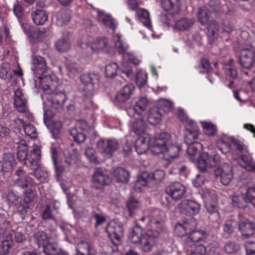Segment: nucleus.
I'll use <instances>...</instances> for the list:
<instances>
[{
    "label": "nucleus",
    "mask_w": 255,
    "mask_h": 255,
    "mask_svg": "<svg viewBox=\"0 0 255 255\" xmlns=\"http://www.w3.org/2000/svg\"><path fill=\"white\" fill-rule=\"evenodd\" d=\"M156 231L148 230L144 234H142V229L136 225L129 235V239L134 244L140 243L141 249L142 251L147 253L152 250L154 245V239L158 236Z\"/></svg>",
    "instance_id": "nucleus-3"
},
{
    "label": "nucleus",
    "mask_w": 255,
    "mask_h": 255,
    "mask_svg": "<svg viewBox=\"0 0 255 255\" xmlns=\"http://www.w3.org/2000/svg\"><path fill=\"white\" fill-rule=\"evenodd\" d=\"M131 131L138 136L134 144L136 151L139 154L145 153L149 148L151 138L145 133L144 128H132Z\"/></svg>",
    "instance_id": "nucleus-6"
},
{
    "label": "nucleus",
    "mask_w": 255,
    "mask_h": 255,
    "mask_svg": "<svg viewBox=\"0 0 255 255\" xmlns=\"http://www.w3.org/2000/svg\"><path fill=\"white\" fill-rule=\"evenodd\" d=\"M81 81L84 85L83 95L85 97H92L95 91V86L99 81V77L95 74H84L81 76Z\"/></svg>",
    "instance_id": "nucleus-8"
},
{
    "label": "nucleus",
    "mask_w": 255,
    "mask_h": 255,
    "mask_svg": "<svg viewBox=\"0 0 255 255\" xmlns=\"http://www.w3.org/2000/svg\"><path fill=\"white\" fill-rule=\"evenodd\" d=\"M171 135L168 132L156 133L150 139V151L153 155L164 153L166 146L171 143Z\"/></svg>",
    "instance_id": "nucleus-4"
},
{
    "label": "nucleus",
    "mask_w": 255,
    "mask_h": 255,
    "mask_svg": "<svg viewBox=\"0 0 255 255\" xmlns=\"http://www.w3.org/2000/svg\"><path fill=\"white\" fill-rule=\"evenodd\" d=\"M238 61L243 68L251 69L255 63V48L250 45L244 47L241 51Z\"/></svg>",
    "instance_id": "nucleus-5"
},
{
    "label": "nucleus",
    "mask_w": 255,
    "mask_h": 255,
    "mask_svg": "<svg viewBox=\"0 0 255 255\" xmlns=\"http://www.w3.org/2000/svg\"><path fill=\"white\" fill-rule=\"evenodd\" d=\"M179 212L187 216H193L197 214L200 209V205L191 200H184L178 205Z\"/></svg>",
    "instance_id": "nucleus-9"
},
{
    "label": "nucleus",
    "mask_w": 255,
    "mask_h": 255,
    "mask_svg": "<svg viewBox=\"0 0 255 255\" xmlns=\"http://www.w3.org/2000/svg\"><path fill=\"white\" fill-rule=\"evenodd\" d=\"M30 15L33 22L37 25H42L48 20V14L46 11L41 8L32 10Z\"/></svg>",
    "instance_id": "nucleus-22"
},
{
    "label": "nucleus",
    "mask_w": 255,
    "mask_h": 255,
    "mask_svg": "<svg viewBox=\"0 0 255 255\" xmlns=\"http://www.w3.org/2000/svg\"><path fill=\"white\" fill-rule=\"evenodd\" d=\"M126 206L129 211V215L131 216L134 211L140 208L141 205L137 199L130 197L127 200Z\"/></svg>",
    "instance_id": "nucleus-40"
},
{
    "label": "nucleus",
    "mask_w": 255,
    "mask_h": 255,
    "mask_svg": "<svg viewBox=\"0 0 255 255\" xmlns=\"http://www.w3.org/2000/svg\"><path fill=\"white\" fill-rule=\"evenodd\" d=\"M34 239L38 247H42L49 241V238L43 231H38L34 235Z\"/></svg>",
    "instance_id": "nucleus-42"
},
{
    "label": "nucleus",
    "mask_w": 255,
    "mask_h": 255,
    "mask_svg": "<svg viewBox=\"0 0 255 255\" xmlns=\"http://www.w3.org/2000/svg\"><path fill=\"white\" fill-rule=\"evenodd\" d=\"M43 252L47 255H68L65 252L58 253L57 245L54 243H50L49 241L43 247Z\"/></svg>",
    "instance_id": "nucleus-29"
},
{
    "label": "nucleus",
    "mask_w": 255,
    "mask_h": 255,
    "mask_svg": "<svg viewBox=\"0 0 255 255\" xmlns=\"http://www.w3.org/2000/svg\"><path fill=\"white\" fill-rule=\"evenodd\" d=\"M147 75L145 72H139L136 75V83L139 87L143 86L147 82Z\"/></svg>",
    "instance_id": "nucleus-60"
},
{
    "label": "nucleus",
    "mask_w": 255,
    "mask_h": 255,
    "mask_svg": "<svg viewBox=\"0 0 255 255\" xmlns=\"http://www.w3.org/2000/svg\"><path fill=\"white\" fill-rule=\"evenodd\" d=\"M83 128H71L70 134L73 136L75 141L78 143L84 142L86 139V135L83 132Z\"/></svg>",
    "instance_id": "nucleus-45"
},
{
    "label": "nucleus",
    "mask_w": 255,
    "mask_h": 255,
    "mask_svg": "<svg viewBox=\"0 0 255 255\" xmlns=\"http://www.w3.org/2000/svg\"><path fill=\"white\" fill-rule=\"evenodd\" d=\"M206 252V248L202 244H197L195 245L194 251L191 253L195 254L196 255H204Z\"/></svg>",
    "instance_id": "nucleus-64"
},
{
    "label": "nucleus",
    "mask_w": 255,
    "mask_h": 255,
    "mask_svg": "<svg viewBox=\"0 0 255 255\" xmlns=\"http://www.w3.org/2000/svg\"><path fill=\"white\" fill-rule=\"evenodd\" d=\"M113 176L115 180L124 183H127L130 177L129 172L122 167H118L113 171Z\"/></svg>",
    "instance_id": "nucleus-24"
},
{
    "label": "nucleus",
    "mask_w": 255,
    "mask_h": 255,
    "mask_svg": "<svg viewBox=\"0 0 255 255\" xmlns=\"http://www.w3.org/2000/svg\"><path fill=\"white\" fill-rule=\"evenodd\" d=\"M134 89V86L131 84L124 86L123 88L118 92L116 97V101L119 103L126 102L133 94Z\"/></svg>",
    "instance_id": "nucleus-19"
},
{
    "label": "nucleus",
    "mask_w": 255,
    "mask_h": 255,
    "mask_svg": "<svg viewBox=\"0 0 255 255\" xmlns=\"http://www.w3.org/2000/svg\"><path fill=\"white\" fill-rule=\"evenodd\" d=\"M161 120V114L159 109L155 107L150 110L148 117V122L151 126H155L160 123Z\"/></svg>",
    "instance_id": "nucleus-32"
},
{
    "label": "nucleus",
    "mask_w": 255,
    "mask_h": 255,
    "mask_svg": "<svg viewBox=\"0 0 255 255\" xmlns=\"http://www.w3.org/2000/svg\"><path fill=\"white\" fill-rule=\"evenodd\" d=\"M32 64L33 66L32 67V70L33 72L36 74L42 75L39 77L40 80V77H44L46 76L43 75L47 68L46 62L43 57L39 56H34L33 58Z\"/></svg>",
    "instance_id": "nucleus-20"
},
{
    "label": "nucleus",
    "mask_w": 255,
    "mask_h": 255,
    "mask_svg": "<svg viewBox=\"0 0 255 255\" xmlns=\"http://www.w3.org/2000/svg\"><path fill=\"white\" fill-rule=\"evenodd\" d=\"M28 149L24 140H21L18 143L17 157L19 161L27 160L28 157Z\"/></svg>",
    "instance_id": "nucleus-35"
},
{
    "label": "nucleus",
    "mask_w": 255,
    "mask_h": 255,
    "mask_svg": "<svg viewBox=\"0 0 255 255\" xmlns=\"http://www.w3.org/2000/svg\"><path fill=\"white\" fill-rule=\"evenodd\" d=\"M237 226H238V221L233 219L228 220L223 225V231L228 235H231L234 232Z\"/></svg>",
    "instance_id": "nucleus-37"
},
{
    "label": "nucleus",
    "mask_w": 255,
    "mask_h": 255,
    "mask_svg": "<svg viewBox=\"0 0 255 255\" xmlns=\"http://www.w3.org/2000/svg\"><path fill=\"white\" fill-rule=\"evenodd\" d=\"M185 192V186L178 182H173L165 188V192L175 200L181 199Z\"/></svg>",
    "instance_id": "nucleus-14"
},
{
    "label": "nucleus",
    "mask_w": 255,
    "mask_h": 255,
    "mask_svg": "<svg viewBox=\"0 0 255 255\" xmlns=\"http://www.w3.org/2000/svg\"><path fill=\"white\" fill-rule=\"evenodd\" d=\"M11 126L14 128H35V126L31 123L26 124L23 120L16 118L12 120Z\"/></svg>",
    "instance_id": "nucleus-52"
},
{
    "label": "nucleus",
    "mask_w": 255,
    "mask_h": 255,
    "mask_svg": "<svg viewBox=\"0 0 255 255\" xmlns=\"http://www.w3.org/2000/svg\"><path fill=\"white\" fill-rule=\"evenodd\" d=\"M9 70V64L7 63H3L0 66V78L6 79L8 77Z\"/></svg>",
    "instance_id": "nucleus-59"
},
{
    "label": "nucleus",
    "mask_w": 255,
    "mask_h": 255,
    "mask_svg": "<svg viewBox=\"0 0 255 255\" xmlns=\"http://www.w3.org/2000/svg\"><path fill=\"white\" fill-rule=\"evenodd\" d=\"M187 234L190 235L195 230L196 226V221L193 219L186 220L183 222Z\"/></svg>",
    "instance_id": "nucleus-55"
},
{
    "label": "nucleus",
    "mask_w": 255,
    "mask_h": 255,
    "mask_svg": "<svg viewBox=\"0 0 255 255\" xmlns=\"http://www.w3.org/2000/svg\"><path fill=\"white\" fill-rule=\"evenodd\" d=\"M78 151L76 149H73L68 151L65 154V161L69 166L75 164L78 160Z\"/></svg>",
    "instance_id": "nucleus-38"
},
{
    "label": "nucleus",
    "mask_w": 255,
    "mask_h": 255,
    "mask_svg": "<svg viewBox=\"0 0 255 255\" xmlns=\"http://www.w3.org/2000/svg\"><path fill=\"white\" fill-rule=\"evenodd\" d=\"M12 235L8 234L6 236L5 240L0 244V255H7L10 253L13 245Z\"/></svg>",
    "instance_id": "nucleus-28"
},
{
    "label": "nucleus",
    "mask_w": 255,
    "mask_h": 255,
    "mask_svg": "<svg viewBox=\"0 0 255 255\" xmlns=\"http://www.w3.org/2000/svg\"><path fill=\"white\" fill-rule=\"evenodd\" d=\"M175 233L179 237H182L187 234L183 223H177L174 227Z\"/></svg>",
    "instance_id": "nucleus-62"
},
{
    "label": "nucleus",
    "mask_w": 255,
    "mask_h": 255,
    "mask_svg": "<svg viewBox=\"0 0 255 255\" xmlns=\"http://www.w3.org/2000/svg\"><path fill=\"white\" fill-rule=\"evenodd\" d=\"M98 19L104 25L115 30L116 28L114 19L109 14L105 13L101 11H98Z\"/></svg>",
    "instance_id": "nucleus-26"
},
{
    "label": "nucleus",
    "mask_w": 255,
    "mask_h": 255,
    "mask_svg": "<svg viewBox=\"0 0 255 255\" xmlns=\"http://www.w3.org/2000/svg\"><path fill=\"white\" fill-rule=\"evenodd\" d=\"M161 4L165 11L174 17L178 15L180 11L181 0H161Z\"/></svg>",
    "instance_id": "nucleus-16"
},
{
    "label": "nucleus",
    "mask_w": 255,
    "mask_h": 255,
    "mask_svg": "<svg viewBox=\"0 0 255 255\" xmlns=\"http://www.w3.org/2000/svg\"><path fill=\"white\" fill-rule=\"evenodd\" d=\"M33 182L32 179L28 176H24L22 178H18L16 184L17 185L23 189L30 188Z\"/></svg>",
    "instance_id": "nucleus-48"
},
{
    "label": "nucleus",
    "mask_w": 255,
    "mask_h": 255,
    "mask_svg": "<svg viewBox=\"0 0 255 255\" xmlns=\"http://www.w3.org/2000/svg\"><path fill=\"white\" fill-rule=\"evenodd\" d=\"M35 195V193L31 188L27 189L24 192L23 202L26 204L31 203L34 200Z\"/></svg>",
    "instance_id": "nucleus-57"
},
{
    "label": "nucleus",
    "mask_w": 255,
    "mask_h": 255,
    "mask_svg": "<svg viewBox=\"0 0 255 255\" xmlns=\"http://www.w3.org/2000/svg\"><path fill=\"white\" fill-rule=\"evenodd\" d=\"M209 11L206 7H201L199 9L198 16L199 21L203 25L207 23L209 19Z\"/></svg>",
    "instance_id": "nucleus-47"
},
{
    "label": "nucleus",
    "mask_w": 255,
    "mask_h": 255,
    "mask_svg": "<svg viewBox=\"0 0 255 255\" xmlns=\"http://www.w3.org/2000/svg\"><path fill=\"white\" fill-rule=\"evenodd\" d=\"M114 40L115 41V47L119 53L123 55V58L124 57L128 56V55H129L128 54V49L129 46L126 42H124L122 39L121 35L117 34L115 36Z\"/></svg>",
    "instance_id": "nucleus-25"
},
{
    "label": "nucleus",
    "mask_w": 255,
    "mask_h": 255,
    "mask_svg": "<svg viewBox=\"0 0 255 255\" xmlns=\"http://www.w3.org/2000/svg\"><path fill=\"white\" fill-rule=\"evenodd\" d=\"M97 145L103 154L110 157L118 149L119 143L116 139L109 138L106 140L101 139L97 142Z\"/></svg>",
    "instance_id": "nucleus-11"
},
{
    "label": "nucleus",
    "mask_w": 255,
    "mask_h": 255,
    "mask_svg": "<svg viewBox=\"0 0 255 255\" xmlns=\"http://www.w3.org/2000/svg\"><path fill=\"white\" fill-rule=\"evenodd\" d=\"M199 134V130L197 128H185L184 140L186 144L195 142Z\"/></svg>",
    "instance_id": "nucleus-34"
},
{
    "label": "nucleus",
    "mask_w": 255,
    "mask_h": 255,
    "mask_svg": "<svg viewBox=\"0 0 255 255\" xmlns=\"http://www.w3.org/2000/svg\"><path fill=\"white\" fill-rule=\"evenodd\" d=\"M251 203L255 207V188L250 187L245 195L234 196L232 198L233 206L240 208L246 207L247 203Z\"/></svg>",
    "instance_id": "nucleus-7"
},
{
    "label": "nucleus",
    "mask_w": 255,
    "mask_h": 255,
    "mask_svg": "<svg viewBox=\"0 0 255 255\" xmlns=\"http://www.w3.org/2000/svg\"><path fill=\"white\" fill-rule=\"evenodd\" d=\"M19 199V196L15 194V193L11 191H9L7 195V199L9 204L11 205H15L16 204Z\"/></svg>",
    "instance_id": "nucleus-63"
},
{
    "label": "nucleus",
    "mask_w": 255,
    "mask_h": 255,
    "mask_svg": "<svg viewBox=\"0 0 255 255\" xmlns=\"http://www.w3.org/2000/svg\"><path fill=\"white\" fill-rule=\"evenodd\" d=\"M67 70L70 77H74L78 73V67L77 65L74 62H68L66 64Z\"/></svg>",
    "instance_id": "nucleus-58"
},
{
    "label": "nucleus",
    "mask_w": 255,
    "mask_h": 255,
    "mask_svg": "<svg viewBox=\"0 0 255 255\" xmlns=\"http://www.w3.org/2000/svg\"><path fill=\"white\" fill-rule=\"evenodd\" d=\"M240 245L235 242L229 241L226 242L224 246V251L227 254H235L240 250Z\"/></svg>",
    "instance_id": "nucleus-36"
},
{
    "label": "nucleus",
    "mask_w": 255,
    "mask_h": 255,
    "mask_svg": "<svg viewBox=\"0 0 255 255\" xmlns=\"http://www.w3.org/2000/svg\"><path fill=\"white\" fill-rule=\"evenodd\" d=\"M108 45V40L106 38H97L95 40L91 46V48L93 51H98L103 49Z\"/></svg>",
    "instance_id": "nucleus-43"
},
{
    "label": "nucleus",
    "mask_w": 255,
    "mask_h": 255,
    "mask_svg": "<svg viewBox=\"0 0 255 255\" xmlns=\"http://www.w3.org/2000/svg\"><path fill=\"white\" fill-rule=\"evenodd\" d=\"M224 68L225 73L227 77L233 80L237 78L238 72L235 66L232 65H225Z\"/></svg>",
    "instance_id": "nucleus-51"
},
{
    "label": "nucleus",
    "mask_w": 255,
    "mask_h": 255,
    "mask_svg": "<svg viewBox=\"0 0 255 255\" xmlns=\"http://www.w3.org/2000/svg\"><path fill=\"white\" fill-rule=\"evenodd\" d=\"M128 115L130 117L135 118V121H133V125L132 128H139L143 126V121L140 117V114L138 113L136 109L133 106L130 107L127 110Z\"/></svg>",
    "instance_id": "nucleus-27"
},
{
    "label": "nucleus",
    "mask_w": 255,
    "mask_h": 255,
    "mask_svg": "<svg viewBox=\"0 0 255 255\" xmlns=\"http://www.w3.org/2000/svg\"><path fill=\"white\" fill-rule=\"evenodd\" d=\"M93 182L96 189H103L105 185H108L110 182V179L107 170L101 168H96L93 175Z\"/></svg>",
    "instance_id": "nucleus-12"
},
{
    "label": "nucleus",
    "mask_w": 255,
    "mask_h": 255,
    "mask_svg": "<svg viewBox=\"0 0 255 255\" xmlns=\"http://www.w3.org/2000/svg\"><path fill=\"white\" fill-rule=\"evenodd\" d=\"M180 150L181 146L179 145H175L170 143L166 146L164 153H167L168 156L171 158H175L178 157Z\"/></svg>",
    "instance_id": "nucleus-44"
},
{
    "label": "nucleus",
    "mask_w": 255,
    "mask_h": 255,
    "mask_svg": "<svg viewBox=\"0 0 255 255\" xmlns=\"http://www.w3.org/2000/svg\"><path fill=\"white\" fill-rule=\"evenodd\" d=\"M106 231L111 240L116 239L120 242L124 235V229L121 223L111 221L106 228Z\"/></svg>",
    "instance_id": "nucleus-13"
},
{
    "label": "nucleus",
    "mask_w": 255,
    "mask_h": 255,
    "mask_svg": "<svg viewBox=\"0 0 255 255\" xmlns=\"http://www.w3.org/2000/svg\"><path fill=\"white\" fill-rule=\"evenodd\" d=\"M56 23L58 26H61L67 23L70 19V13L68 10H60L58 11L56 15Z\"/></svg>",
    "instance_id": "nucleus-31"
},
{
    "label": "nucleus",
    "mask_w": 255,
    "mask_h": 255,
    "mask_svg": "<svg viewBox=\"0 0 255 255\" xmlns=\"http://www.w3.org/2000/svg\"><path fill=\"white\" fill-rule=\"evenodd\" d=\"M13 167L9 165V164H5L2 162L0 164V176H2L4 178L8 177Z\"/></svg>",
    "instance_id": "nucleus-54"
},
{
    "label": "nucleus",
    "mask_w": 255,
    "mask_h": 255,
    "mask_svg": "<svg viewBox=\"0 0 255 255\" xmlns=\"http://www.w3.org/2000/svg\"><path fill=\"white\" fill-rule=\"evenodd\" d=\"M150 175L153 186L157 182L162 181L164 178L165 174L162 170H156Z\"/></svg>",
    "instance_id": "nucleus-53"
},
{
    "label": "nucleus",
    "mask_w": 255,
    "mask_h": 255,
    "mask_svg": "<svg viewBox=\"0 0 255 255\" xmlns=\"http://www.w3.org/2000/svg\"><path fill=\"white\" fill-rule=\"evenodd\" d=\"M12 10L14 15L20 20L23 14V8L18 0L13 3Z\"/></svg>",
    "instance_id": "nucleus-56"
},
{
    "label": "nucleus",
    "mask_w": 255,
    "mask_h": 255,
    "mask_svg": "<svg viewBox=\"0 0 255 255\" xmlns=\"http://www.w3.org/2000/svg\"><path fill=\"white\" fill-rule=\"evenodd\" d=\"M208 168H212L216 179L224 185H229L233 178L232 167L229 164L222 163L217 155L210 156L204 153L199 160L198 168L205 171Z\"/></svg>",
    "instance_id": "nucleus-1"
},
{
    "label": "nucleus",
    "mask_w": 255,
    "mask_h": 255,
    "mask_svg": "<svg viewBox=\"0 0 255 255\" xmlns=\"http://www.w3.org/2000/svg\"><path fill=\"white\" fill-rule=\"evenodd\" d=\"M194 22L193 18L183 17L176 21L175 28L179 30H185L191 27Z\"/></svg>",
    "instance_id": "nucleus-30"
},
{
    "label": "nucleus",
    "mask_w": 255,
    "mask_h": 255,
    "mask_svg": "<svg viewBox=\"0 0 255 255\" xmlns=\"http://www.w3.org/2000/svg\"><path fill=\"white\" fill-rule=\"evenodd\" d=\"M40 159L41 151L40 148L37 145H34L27 159L30 164L32 170H36L40 167Z\"/></svg>",
    "instance_id": "nucleus-17"
},
{
    "label": "nucleus",
    "mask_w": 255,
    "mask_h": 255,
    "mask_svg": "<svg viewBox=\"0 0 255 255\" xmlns=\"http://www.w3.org/2000/svg\"><path fill=\"white\" fill-rule=\"evenodd\" d=\"M55 47L57 51L64 52L68 51L71 47V43L68 38H61L57 41Z\"/></svg>",
    "instance_id": "nucleus-39"
},
{
    "label": "nucleus",
    "mask_w": 255,
    "mask_h": 255,
    "mask_svg": "<svg viewBox=\"0 0 255 255\" xmlns=\"http://www.w3.org/2000/svg\"><path fill=\"white\" fill-rule=\"evenodd\" d=\"M238 230L243 236L249 238L255 233V223L246 218L241 219L238 221Z\"/></svg>",
    "instance_id": "nucleus-15"
},
{
    "label": "nucleus",
    "mask_w": 255,
    "mask_h": 255,
    "mask_svg": "<svg viewBox=\"0 0 255 255\" xmlns=\"http://www.w3.org/2000/svg\"><path fill=\"white\" fill-rule=\"evenodd\" d=\"M200 67L203 69L202 73H208L211 69V66L209 60L205 58L200 59Z\"/></svg>",
    "instance_id": "nucleus-61"
},
{
    "label": "nucleus",
    "mask_w": 255,
    "mask_h": 255,
    "mask_svg": "<svg viewBox=\"0 0 255 255\" xmlns=\"http://www.w3.org/2000/svg\"><path fill=\"white\" fill-rule=\"evenodd\" d=\"M148 101L145 97H140L135 103L134 107L138 113L141 114L146 108Z\"/></svg>",
    "instance_id": "nucleus-49"
},
{
    "label": "nucleus",
    "mask_w": 255,
    "mask_h": 255,
    "mask_svg": "<svg viewBox=\"0 0 255 255\" xmlns=\"http://www.w3.org/2000/svg\"><path fill=\"white\" fill-rule=\"evenodd\" d=\"M187 144L188 146L187 149V152L190 160L192 162L198 160V162L201 154L204 153L203 152L200 154V151L202 146V144L198 142H192Z\"/></svg>",
    "instance_id": "nucleus-21"
},
{
    "label": "nucleus",
    "mask_w": 255,
    "mask_h": 255,
    "mask_svg": "<svg viewBox=\"0 0 255 255\" xmlns=\"http://www.w3.org/2000/svg\"><path fill=\"white\" fill-rule=\"evenodd\" d=\"M190 235L197 244L205 242L208 236L207 233L204 230H195Z\"/></svg>",
    "instance_id": "nucleus-41"
},
{
    "label": "nucleus",
    "mask_w": 255,
    "mask_h": 255,
    "mask_svg": "<svg viewBox=\"0 0 255 255\" xmlns=\"http://www.w3.org/2000/svg\"><path fill=\"white\" fill-rule=\"evenodd\" d=\"M217 198L213 194L209 197H206L205 208L209 214L208 218L212 222H218L220 219L217 207Z\"/></svg>",
    "instance_id": "nucleus-10"
},
{
    "label": "nucleus",
    "mask_w": 255,
    "mask_h": 255,
    "mask_svg": "<svg viewBox=\"0 0 255 255\" xmlns=\"http://www.w3.org/2000/svg\"><path fill=\"white\" fill-rule=\"evenodd\" d=\"M136 16L143 25L148 29H152L151 20L149 12L142 8H137L136 10Z\"/></svg>",
    "instance_id": "nucleus-23"
},
{
    "label": "nucleus",
    "mask_w": 255,
    "mask_h": 255,
    "mask_svg": "<svg viewBox=\"0 0 255 255\" xmlns=\"http://www.w3.org/2000/svg\"><path fill=\"white\" fill-rule=\"evenodd\" d=\"M147 186L149 187L153 186L151 175L147 172H143L136 182V186Z\"/></svg>",
    "instance_id": "nucleus-33"
},
{
    "label": "nucleus",
    "mask_w": 255,
    "mask_h": 255,
    "mask_svg": "<svg viewBox=\"0 0 255 255\" xmlns=\"http://www.w3.org/2000/svg\"><path fill=\"white\" fill-rule=\"evenodd\" d=\"M119 66L117 63L113 62L107 65L105 67L106 76L107 77L112 78L116 75Z\"/></svg>",
    "instance_id": "nucleus-50"
},
{
    "label": "nucleus",
    "mask_w": 255,
    "mask_h": 255,
    "mask_svg": "<svg viewBox=\"0 0 255 255\" xmlns=\"http://www.w3.org/2000/svg\"><path fill=\"white\" fill-rule=\"evenodd\" d=\"M14 102L16 110L21 113H26L28 111L27 101L20 89L14 91Z\"/></svg>",
    "instance_id": "nucleus-18"
},
{
    "label": "nucleus",
    "mask_w": 255,
    "mask_h": 255,
    "mask_svg": "<svg viewBox=\"0 0 255 255\" xmlns=\"http://www.w3.org/2000/svg\"><path fill=\"white\" fill-rule=\"evenodd\" d=\"M40 79V87L44 92L42 95L44 104L53 109L60 111L63 108L67 97L64 93L57 91L59 84L56 76H45Z\"/></svg>",
    "instance_id": "nucleus-2"
},
{
    "label": "nucleus",
    "mask_w": 255,
    "mask_h": 255,
    "mask_svg": "<svg viewBox=\"0 0 255 255\" xmlns=\"http://www.w3.org/2000/svg\"><path fill=\"white\" fill-rule=\"evenodd\" d=\"M241 160L244 163V165H242L243 167L249 171H255V163L250 156L243 155Z\"/></svg>",
    "instance_id": "nucleus-46"
}]
</instances>
